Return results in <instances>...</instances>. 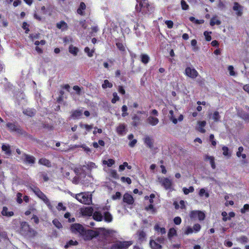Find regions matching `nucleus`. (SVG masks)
Returning a JSON list of instances; mask_svg holds the SVG:
<instances>
[{
  "mask_svg": "<svg viewBox=\"0 0 249 249\" xmlns=\"http://www.w3.org/2000/svg\"><path fill=\"white\" fill-rule=\"evenodd\" d=\"M149 6L148 1L147 0H142V2H140V3L139 4H137L136 6V8L137 11H141V9L144 8H148V7Z\"/></svg>",
  "mask_w": 249,
  "mask_h": 249,
  "instance_id": "nucleus-25",
  "label": "nucleus"
},
{
  "mask_svg": "<svg viewBox=\"0 0 249 249\" xmlns=\"http://www.w3.org/2000/svg\"><path fill=\"white\" fill-rule=\"evenodd\" d=\"M204 160L205 161H209L213 169L215 168V165L214 163V158L213 156H209L208 155H205L204 156Z\"/></svg>",
  "mask_w": 249,
  "mask_h": 249,
  "instance_id": "nucleus-21",
  "label": "nucleus"
},
{
  "mask_svg": "<svg viewBox=\"0 0 249 249\" xmlns=\"http://www.w3.org/2000/svg\"><path fill=\"white\" fill-rule=\"evenodd\" d=\"M144 143L148 147L153 149L154 147V140L152 138L146 136L143 139Z\"/></svg>",
  "mask_w": 249,
  "mask_h": 249,
  "instance_id": "nucleus-17",
  "label": "nucleus"
},
{
  "mask_svg": "<svg viewBox=\"0 0 249 249\" xmlns=\"http://www.w3.org/2000/svg\"><path fill=\"white\" fill-rule=\"evenodd\" d=\"M149 60V56L146 54H142L141 55V61L142 63L144 64H147Z\"/></svg>",
  "mask_w": 249,
  "mask_h": 249,
  "instance_id": "nucleus-41",
  "label": "nucleus"
},
{
  "mask_svg": "<svg viewBox=\"0 0 249 249\" xmlns=\"http://www.w3.org/2000/svg\"><path fill=\"white\" fill-rule=\"evenodd\" d=\"M79 126L82 128H85L87 131H89L92 128V125L80 123Z\"/></svg>",
  "mask_w": 249,
  "mask_h": 249,
  "instance_id": "nucleus-38",
  "label": "nucleus"
},
{
  "mask_svg": "<svg viewBox=\"0 0 249 249\" xmlns=\"http://www.w3.org/2000/svg\"><path fill=\"white\" fill-rule=\"evenodd\" d=\"M93 212V209L91 207H84L80 209V213L83 216H91Z\"/></svg>",
  "mask_w": 249,
  "mask_h": 249,
  "instance_id": "nucleus-14",
  "label": "nucleus"
},
{
  "mask_svg": "<svg viewBox=\"0 0 249 249\" xmlns=\"http://www.w3.org/2000/svg\"><path fill=\"white\" fill-rule=\"evenodd\" d=\"M121 180L123 182H126L127 184H130L131 183V180L129 178L122 177Z\"/></svg>",
  "mask_w": 249,
  "mask_h": 249,
  "instance_id": "nucleus-62",
  "label": "nucleus"
},
{
  "mask_svg": "<svg viewBox=\"0 0 249 249\" xmlns=\"http://www.w3.org/2000/svg\"><path fill=\"white\" fill-rule=\"evenodd\" d=\"M221 215L223 216V220L224 221H226L228 220H230V218L227 217V213L226 212H223L221 213Z\"/></svg>",
  "mask_w": 249,
  "mask_h": 249,
  "instance_id": "nucleus-63",
  "label": "nucleus"
},
{
  "mask_svg": "<svg viewBox=\"0 0 249 249\" xmlns=\"http://www.w3.org/2000/svg\"><path fill=\"white\" fill-rule=\"evenodd\" d=\"M150 246L152 249H160L161 248V246L153 240H150Z\"/></svg>",
  "mask_w": 249,
  "mask_h": 249,
  "instance_id": "nucleus-28",
  "label": "nucleus"
},
{
  "mask_svg": "<svg viewBox=\"0 0 249 249\" xmlns=\"http://www.w3.org/2000/svg\"><path fill=\"white\" fill-rule=\"evenodd\" d=\"M87 167H88L89 169H92L96 168V165L94 163L90 162L88 163Z\"/></svg>",
  "mask_w": 249,
  "mask_h": 249,
  "instance_id": "nucleus-64",
  "label": "nucleus"
},
{
  "mask_svg": "<svg viewBox=\"0 0 249 249\" xmlns=\"http://www.w3.org/2000/svg\"><path fill=\"white\" fill-rule=\"evenodd\" d=\"M212 118L215 122H218L220 121V116L219 112L217 111H214L213 114H211Z\"/></svg>",
  "mask_w": 249,
  "mask_h": 249,
  "instance_id": "nucleus-31",
  "label": "nucleus"
},
{
  "mask_svg": "<svg viewBox=\"0 0 249 249\" xmlns=\"http://www.w3.org/2000/svg\"><path fill=\"white\" fill-rule=\"evenodd\" d=\"M69 52L70 53L73 54L74 55H76L78 52V49L72 45H71L69 48Z\"/></svg>",
  "mask_w": 249,
  "mask_h": 249,
  "instance_id": "nucleus-35",
  "label": "nucleus"
},
{
  "mask_svg": "<svg viewBox=\"0 0 249 249\" xmlns=\"http://www.w3.org/2000/svg\"><path fill=\"white\" fill-rule=\"evenodd\" d=\"M56 208L58 211L62 210L63 211H65L66 210V207L65 206H64L63 205V204H62V203H61V202L58 203V204L56 207Z\"/></svg>",
  "mask_w": 249,
  "mask_h": 249,
  "instance_id": "nucleus-50",
  "label": "nucleus"
},
{
  "mask_svg": "<svg viewBox=\"0 0 249 249\" xmlns=\"http://www.w3.org/2000/svg\"><path fill=\"white\" fill-rule=\"evenodd\" d=\"M75 198L81 203L89 205L92 202V195L89 192H83L75 195Z\"/></svg>",
  "mask_w": 249,
  "mask_h": 249,
  "instance_id": "nucleus-2",
  "label": "nucleus"
},
{
  "mask_svg": "<svg viewBox=\"0 0 249 249\" xmlns=\"http://www.w3.org/2000/svg\"><path fill=\"white\" fill-rule=\"evenodd\" d=\"M146 122L149 124H150L152 126H155L159 123V120L156 117H154L153 116H150L146 119Z\"/></svg>",
  "mask_w": 249,
  "mask_h": 249,
  "instance_id": "nucleus-20",
  "label": "nucleus"
},
{
  "mask_svg": "<svg viewBox=\"0 0 249 249\" xmlns=\"http://www.w3.org/2000/svg\"><path fill=\"white\" fill-rule=\"evenodd\" d=\"M212 32H208L207 31H205L204 33V35L205 36V39L207 41H209L211 40L212 38L210 36V34H211Z\"/></svg>",
  "mask_w": 249,
  "mask_h": 249,
  "instance_id": "nucleus-52",
  "label": "nucleus"
},
{
  "mask_svg": "<svg viewBox=\"0 0 249 249\" xmlns=\"http://www.w3.org/2000/svg\"><path fill=\"white\" fill-rule=\"evenodd\" d=\"M185 74L186 76L192 78H196L198 75L196 70L193 68L188 67L185 69Z\"/></svg>",
  "mask_w": 249,
  "mask_h": 249,
  "instance_id": "nucleus-11",
  "label": "nucleus"
},
{
  "mask_svg": "<svg viewBox=\"0 0 249 249\" xmlns=\"http://www.w3.org/2000/svg\"><path fill=\"white\" fill-rule=\"evenodd\" d=\"M83 111L82 110H75L71 111V117L74 119H80L82 116Z\"/></svg>",
  "mask_w": 249,
  "mask_h": 249,
  "instance_id": "nucleus-22",
  "label": "nucleus"
},
{
  "mask_svg": "<svg viewBox=\"0 0 249 249\" xmlns=\"http://www.w3.org/2000/svg\"><path fill=\"white\" fill-rule=\"evenodd\" d=\"M115 161L112 159H109L107 160H104L103 164H107L108 167H111L113 164H114Z\"/></svg>",
  "mask_w": 249,
  "mask_h": 249,
  "instance_id": "nucleus-45",
  "label": "nucleus"
},
{
  "mask_svg": "<svg viewBox=\"0 0 249 249\" xmlns=\"http://www.w3.org/2000/svg\"><path fill=\"white\" fill-rule=\"evenodd\" d=\"M210 141L211 142L213 146H215L216 144V141L214 140V135L211 134L210 136Z\"/></svg>",
  "mask_w": 249,
  "mask_h": 249,
  "instance_id": "nucleus-61",
  "label": "nucleus"
},
{
  "mask_svg": "<svg viewBox=\"0 0 249 249\" xmlns=\"http://www.w3.org/2000/svg\"><path fill=\"white\" fill-rule=\"evenodd\" d=\"M92 214H93L92 215L93 218L95 220H96L97 221H101L103 220V215H102L101 213H100V212L95 211L94 213L93 212Z\"/></svg>",
  "mask_w": 249,
  "mask_h": 249,
  "instance_id": "nucleus-24",
  "label": "nucleus"
},
{
  "mask_svg": "<svg viewBox=\"0 0 249 249\" xmlns=\"http://www.w3.org/2000/svg\"><path fill=\"white\" fill-rule=\"evenodd\" d=\"M23 113L31 117V116H33V115H34V114H35V111L33 109H26V110H24L23 111Z\"/></svg>",
  "mask_w": 249,
  "mask_h": 249,
  "instance_id": "nucleus-39",
  "label": "nucleus"
},
{
  "mask_svg": "<svg viewBox=\"0 0 249 249\" xmlns=\"http://www.w3.org/2000/svg\"><path fill=\"white\" fill-rule=\"evenodd\" d=\"M191 45L193 47V50L194 52H196L198 50V48L197 46V41L196 39H193L191 42Z\"/></svg>",
  "mask_w": 249,
  "mask_h": 249,
  "instance_id": "nucleus-43",
  "label": "nucleus"
},
{
  "mask_svg": "<svg viewBox=\"0 0 249 249\" xmlns=\"http://www.w3.org/2000/svg\"><path fill=\"white\" fill-rule=\"evenodd\" d=\"M228 70L230 72V74L231 76H235L236 75L235 72L234 71V68L232 66H229Z\"/></svg>",
  "mask_w": 249,
  "mask_h": 249,
  "instance_id": "nucleus-54",
  "label": "nucleus"
},
{
  "mask_svg": "<svg viewBox=\"0 0 249 249\" xmlns=\"http://www.w3.org/2000/svg\"><path fill=\"white\" fill-rule=\"evenodd\" d=\"M112 219L113 217L110 213L107 212L104 213V220L106 222H111Z\"/></svg>",
  "mask_w": 249,
  "mask_h": 249,
  "instance_id": "nucleus-30",
  "label": "nucleus"
},
{
  "mask_svg": "<svg viewBox=\"0 0 249 249\" xmlns=\"http://www.w3.org/2000/svg\"><path fill=\"white\" fill-rule=\"evenodd\" d=\"M84 51L86 53H87L88 56L91 57L93 56V53H94V50L90 51L89 48L88 47H86L84 49Z\"/></svg>",
  "mask_w": 249,
  "mask_h": 249,
  "instance_id": "nucleus-46",
  "label": "nucleus"
},
{
  "mask_svg": "<svg viewBox=\"0 0 249 249\" xmlns=\"http://www.w3.org/2000/svg\"><path fill=\"white\" fill-rule=\"evenodd\" d=\"M144 112L143 111H138L137 112V114H134L132 118V120H133L131 124L137 127L141 124V122L142 121V119L140 116H139L138 114H144Z\"/></svg>",
  "mask_w": 249,
  "mask_h": 249,
  "instance_id": "nucleus-12",
  "label": "nucleus"
},
{
  "mask_svg": "<svg viewBox=\"0 0 249 249\" xmlns=\"http://www.w3.org/2000/svg\"><path fill=\"white\" fill-rule=\"evenodd\" d=\"M122 111L123 112L122 114V116L123 117H125L127 115H128V113L127 112V107L126 105L123 106L122 107Z\"/></svg>",
  "mask_w": 249,
  "mask_h": 249,
  "instance_id": "nucleus-48",
  "label": "nucleus"
},
{
  "mask_svg": "<svg viewBox=\"0 0 249 249\" xmlns=\"http://www.w3.org/2000/svg\"><path fill=\"white\" fill-rule=\"evenodd\" d=\"M2 150L4 151L7 155H9L11 153L10 146L8 144H3L2 146Z\"/></svg>",
  "mask_w": 249,
  "mask_h": 249,
  "instance_id": "nucleus-34",
  "label": "nucleus"
},
{
  "mask_svg": "<svg viewBox=\"0 0 249 249\" xmlns=\"http://www.w3.org/2000/svg\"><path fill=\"white\" fill-rule=\"evenodd\" d=\"M206 124V122L205 121L197 122V126L196 128V130L199 132L204 133L206 132L204 127Z\"/></svg>",
  "mask_w": 249,
  "mask_h": 249,
  "instance_id": "nucleus-18",
  "label": "nucleus"
},
{
  "mask_svg": "<svg viewBox=\"0 0 249 249\" xmlns=\"http://www.w3.org/2000/svg\"><path fill=\"white\" fill-rule=\"evenodd\" d=\"M174 222L176 225H179L181 223V219L179 216L175 217L174 219Z\"/></svg>",
  "mask_w": 249,
  "mask_h": 249,
  "instance_id": "nucleus-59",
  "label": "nucleus"
},
{
  "mask_svg": "<svg viewBox=\"0 0 249 249\" xmlns=\"http://www.w3.org/2000/svg\"><path fill=\"white\" fill-rule=\"evenodd\" d=\"M71 230L74 234H78L82 235L84 231V228L81 224L75 223L71 226Z\"/></svg>",
  "mask_w": 249,
  "mask_h": 249,
  "instance_id": "nucleus-10",
  "label": "nucleus"
},
{
  "mask_svg": "<svg viewBox=\"0 0 249 249\" xmlns=\"http://www.w3.org/2000/svg\"><path fill=\"white\" fill-rule=\"evenodd\" d=\"M6 126L11 132H14L18 135L25 134V132L19 126L14 124L8 123Z\"/></svg>",
  "mask_w": 249,
  "mask_h": 249,
  "instance_id": "nucleus-7",
  "label": "nucleus"
},
{
  "mask_svg": "<svg viewBox=\"0 0 249 249\" xmlns=\"http://www.w3.org/2000/svg\"><path fill=\"white\" fill-rule=\"evenodd\" d=\"M177 231L174 228H172L169 229L168 233V236L169 238H171L173 236L176 235Z\"/></svg>",
  "mask_w": 249,
  "mask_h": 249,
  "instance_id": "nucleus-36",
  "label": "nucleus"
},
{
  "mask_svg": "<svg viewBox=\"0 0 249 249\" xmlns=\"http://www.w3.org/2000/svg\"><path fill=\"white\" fill-rule=\"evenodd\" d=\"M126 126L124 124H120L116 128V132L119 135H124L126 132Z\"/></svg>",
  "mask_w": 249,
  "mask_h": 249,
  "instance_id": "nucleus-15",
  "label": "nucleus"
},
{
  "mask_svg": "<svg viewBox=\"0 0 249 249\" xmlns=\"http://www.w3.org/2000/svg\"><path fill=\"white\" fill-rule=\"evenodd\" d=\"M56 26L58 29L61 30L62 31L67 30L68 28L67 23L63 20L57 22L56 24Z\"/></svg>",
  "mask_w": 249,
  "mask_h": 249,
  "instance_id": "nucleus-23",
  "label": "nucleus"
},
{
  "mask_svg": "<svg viewBox=\"0 0 249 249\" xmlns=\"http://www.w3.org/2000/svg\"><path fill=\"white\" fill-rule=\"evenodd\" d=\"M221 23V21L218 18L217 16H213L210 20V25L212 26H214V25H219Z\"/></svg>",
  "mask_w": 249,
  "mask_h": 249,
  "instance_id": "nucleus-26",
  "label": "nucleus"
},
{
  "mask_svg": "<svg viewBox=\"0 0 249 249\" xmlns=\"http://www.w3.org/2000/svg\"><path fill=\"white\" fill-rule=\"evenodd\" d=\"M199 195L200 196L202 197L204 196H206V197H208L209 196V194L208 193H207L205 189L204 188L201 189L199 192Z\"/></svg>",
  "mask_w": 249,
  "mask_h": 249,
  "instance_id": "nucleus-44",
  "label": "nucleus"
},
{
  "mask_svg": "<svg viewBox=\"0 0 249 249\" xmlns=\"http://www.w3.org/2000/svg\"><path fill=\"white\" fill-rule=\"evenodd\" d=\"M1 214L3 216L11 217L14 215V213L12 211H8V208L4 207L1 211Z\"/></svg>",
  "mask_w": 249,
  "mask_h": 249,
  "instance_id": "nucleus-27",
  "label": "nucleus"
},
{
  "mask_svg": "<svg viewBox=\"0 0 249 249\" xmlns=\"http://www.w3.org/2000/svg\"><path fill=\"white\" fill-rule=\"evenodd\" d=\"M177 113H178V110L176 109L175 111L172 110H170L169 112L168 117L174 124H177L178 121L181 122L183 119V116L181 114L179 115L178 119H177L176 118V115Z\"/></svg>",
  "mask_w": 249,
  "mask_h": 249,
  "instance_id": "nucleus-9",
  "label": "nucleus"
},
{
  "mask_svg": "<svg viewBox=\"0 0 249 249\" xmlns=\"http://www.w3.org/2000/svg\"><path fill=\"white\" fill-rule=\"evenodd\" d=\"M190 217L193 220L198 219L199 220H203L205 217V215L204 213L201 211H192L190 213Z\"/></svg>",
  "mask_w": 249,
  "mask_h": 249,
  "instance_id": "nucleus-8",
  "label": "nucleus"
},
{
  "mask_svg": "<svg viewBox=\"0 0 249 249\" xmlns=\"http://www.w3.org/2000/svg\"><path fill=\"white\" fill-rule=\"evenodd\" d=\"M194 232L193 228L190 226H187L183 230V234L185 235H188Z\"/></svg>",
  "mask_w": 249,
  "mask_h": 249,
  "instance_id": "nucleus-33",
  "label": "nucleus"
},
{
  "mask_svg": "<svg viewBox=\"0 0 249 249\" xmlns=\"http://www.w3.org/2000/svg\"><path fill=\"white\" fill-rule=\"evenodd\" d=\"M193 229L194 232H198L201 229V226L199 224H195L193 226Z\"/></svg>",
  "mask_w": 249,
  "mask_h": 249,
  "instance_id": "nucleus-49",
  "label": "nucleus"
},
{
  "mask_svg": "<svg viewBox=\"0 0 249 249\" xmlns=\"http://www.w3.org/2000/svg\"><path fill=\"white\" fill-rule=\"evenodd\" d=\"M78 242L76 241L70 240L65 246V248H68L70 246L76 245Z\"/></svg>",
  "mask_w": 249,
  "mask_h": 249,
  "instance_id": "nucleus-55",
  "label": "nucleus"
},
{
  "mask_svg": "<svg viewBox=\"0 0 249 249\" xmlns=\"http://www.w3.org/2000/svg\"><path fill=\"white\" fill-rule=\"evenodd\" d=\"M132 243L131 241H117L111 247L112 249H126Z\"/></svg>",
  "mask_w": 249,
  "mask_h": 249,
  "instance_id": "nucleus-6",
  "label": "nucleus"
},
{
  "mask_svg": "<svg viewBox=\"0 0 249 249\" xmlns=\"http://www.w3.org/2000/svg\"><path fill=\"white\" fill-rule=\"evenodd\" d=\"M20 232L25 236H33L36 234V232L31 229L29 225L25 222H22L20 224Z\"/></svg>",
  "mask_w": 249,
  "mask_h": 249,
  "instance_id": "nucleus-4",
  "label": "nucleus"
},
{
  "mask_svg": "<svg viewBox=\"0 0 249 249\" xmlns=\"http://www.w3.org/2000/svg\"><path fill=\"white\" fill-rule=\"evenodd\" d=\"M157 181L166 190L171 189L173 185L172 179L164 177H159Z\"/></svg>",
  "mask_w": 249,
  "mask_h": 249,
  "instance_id": "nucleus-5",
  "label": "nucleus"
},
{
  "mask_svg": "<svg viewBox=\"0 0 249 249\" xmlns=\"http://www.w3.org/2000/svg\"><path fill=\"white\" fill-rule=\"evenodd\" d=\"M21 160L25 163L33 164L35 162V158L31 155L23 153L21 158Z\"/></svg>",
  "mask_w": 249,
  "mask_h": 249,
  "instance_id": "nucleus-13",
  "label": "nucleus"
},
{
  "mask_svg": "<svg viewBox=\"0 0 249 249\" xmlns=\"http://www.w3.org/2000/svg\"><path fill=\"white\" fill-rule=\"evenodd\" d=\"M38 163L40 164L43 165L47 167H50L51 165L50 161L48 160L45 158L40 159L38 161Z\"/></svg>",
  "mask_w": 249,
  "mask_h": 249,
  "instance_id": "nucleus-29",
  "label": "nucleus"
},
{
  "mask_svg": "<svg viewBox=\"0 0 249 249\" xmlns=\"http://www.w3.org/2000/svg\"><path fill=\"white\" fill-rule=\"evenodd\" d=\"M183 191L185 195H187L189 193L193 192L194 191V188L192 186L190 187L188 189L186 188H183Z\"/></svg>",
  "mask_w": 249,
  "mask_h": 249,
  "instance_id": "nucleus-47",
  "label": "nucleus"
},
{
  "mask_svg": "<svg viewBox=\"0 0 249 249\" xmlns=\"http://www.w3.org/2000/svg\"><path fill=\"white\" fill-rule=\"evenodd\" d=\"M108 233V231L104 228H100L97 231L92 230L85 231L84 230V231L81 236H83L85 240H90L94 237L100 236L101 234L106 235Z\"/></svg>",
  "mask_w": 249,
  "mask_h": 249,
  "instance_id": "nucleus-1",
  "label": "nucleus"
},
{
  "mask_svg": "<svg viewBox=\"0 0 249 249\" xmlns=\"http://www.w3.org/2000/svg\"><path fill=\"white\" fill-rule=\"evenodd\" d=\"M112 84L110 83L107 80H105L104 82V83L102 85V88L103 89H106L107 88H112Z\"/></svg>",
  "mask_w": 249,
  "mask_h": 249,
  "instance_id": "nucleus-40",
  "label": "nucleus"
},
{
  "mask_svg": "<svg viewBox=\"0 0 249 249\" xmlns=\"http://www.w3.org/2000/svg\"><path fill=\"white\" fill-rule=\"evenodd\" d=\"M233 9L237 15L240 16L242 14L243 7L237 2H234Z\"/></svg>",
  "mask_w": 249,
  "mask_h": 249,
  "instance_id": "nucleus-19",
  "label": "nucleus"
},
{
  "mask_svg": "<svg viewBox=\"0 0 249 249\" xmlns=\"http://www.w3.org/2000/svg\"><path fill=\"white\" fill-rule=\"evenodd\" d=\"M138 237H139V240H140L142 241L145 240V237H146V234L143 231H138Z\"/></svg>",
  "mask_w": 249,
  "mask_h": 249,
  "instance_id": "nucleus-37",
  "label": "nucleus"
},
{
  "mask_svg": "<svg viewBox=\"0 0 249 249\" xmlns=\"http://www.w3.org/2000/svg\"><path fill=\"white\" fill-rule=\"evenodd\" d=\"M249 211V204H245L244 205L243 208L241 209V212L242 213H244L247 212Z\"/></svg>",
  "mask_w": 249,
  "mask_h": 249,
  "instance_id": "nucleus-56",
  "label": "nucleus"
},
{
  "mask_svg": "<svg viewBox=\"0 0 249 249\" xmlns=\"http://www.w3.org/2000/svg\"><path fill=\"white\" fill-rule=\"evenodd\" d=\"M53 223L57 228L59 229L62 228V225L58 219H54L53 220Z\"/></svg>",
  "mask_w": 249,
  "mask_h": 249,
  "instance_id": "nucleus-42",
  "label": "nucleus"
},
{
  "mask_svg": "<svg viewBox=\"0 0 249 249\" xmlns=\"http://www.w3.org/2000/svg\"><path fill=\"white\" fill-rule=\"evenodd\" d=\"M155 230L158 232H160L161 234H164L166 233V230L164 228H160L158 224L155 225L154 226Z\"/></svg>",
  "mask_w": 249,
  "mask_h": 249,
  "instance_id": "nucleus-32",
  "label": "nucleus"
},
{
  "mask_svg": "<svg viewBox=\"0 0 249 249\" xmlns=\"http://www.w3.org/2000/svg\"><path fill=\"white\" fill-rule=\"evenodd\" d=\"M31 190L40 199H41L48 207L50 209H52L53 208L51 203L47 198L46 196L43 193L40 189L36 187H31Z\"/></svg>",
  "mask_w": 249,
  "mask_h": 249,
  "instance_id": "nucleus-3",
  "label": "nucleus"
},
{
  "mask_svg": "<svg viewBox=\"0 0 249 249\" xmlns=\"http://www.w3.org/2000/svg\"><path fill=\"white\" fill-rule=\"evenodd\" d=\"M116 46L117 48L122 51H124L125 50V48L124 45L122 43L117 42L116 43Z\"/></svg>",
  "mask_w": 249,
  "mask_h": 249,
  "instance_id": "nucleus-60",
  "label": "nucleus"
},
{
  "mask_svg": "<svg viewBox=\"0 0 249 249\" xmlns=\"http://www.w3.org/2000/svg\"><path fill=\"white\" fill-rule=\"evenodd\" d=\"M113 98L111 100V102L113 104L115 103L116 101H119L120 100L119 97L118 96L117 93L116 92H114L113 93Z\"/></svg>",
  "mask_w": 249,
  "mask_h": 249,
  "instance_id": "nucleus-53",
  "label": "nucleus"
},
{
  "mask_svg": "<svg viewBox=\"0 0 249 249\" xmlns=\"http://www.w3.org/2000/svg\"><path fill=\"white\" fill-rule=\"evenodd\" d=\"M40 176L43 179L44 181H47L49 180V178L45 173L43 172L40 173Z\"/></svg>",
  "mask_w": 249,
  "mask_h": 249,
  "instance_id": "nucleus-57",
  "label": "nucleus"
},
{
  "mask_svg": "<svg viewBox=\"0 0 249 249\" xmlns=\"http://www.w3.org/2000/svg\"><path fill=\"white\" fill-rule=\"evenodd\" d=\"M121 196V193L117 192L116 193V194L112 196V198L113 200L119 199H120Z\"/></svg>",
  "mask_w": 249,
  "mask_h": 249,
  "instance_id": "nucleus-58",
  "label": "nucleus"
},
{
  "mask_svg": "<svg viewBox=\"0 0 249 249\" xmlns=\"http://www.w3.org/2000/svg\"><path fill=\"white\" fill-rule=\"evenodd\" d=\"M123 201L127 204L131 205L134 203V198L132 196L128 194L125 193L123 196Z\"/></svg>",
  "mask_w": 249,
  "mask_h": 249,
  "instance_id": "nucleus-16",
  "label": "nucleus"
},
{
  "mask_svg": "<svg viewBox=\"0 0 249 249\" xmlns=\"http://www.w3.org/2000/svg\"><path fill=\"white\" fill-rule=\"evenodd\" d=\"M181 8L183 10H187L189 8V5L186 3L184 0H181Z\"/></svg>",
  "mask_w": 249,
  "mask_h": 249,
  "instance_id": "nucleus-51",
  "label": "nucleus"
}]
</instances>
